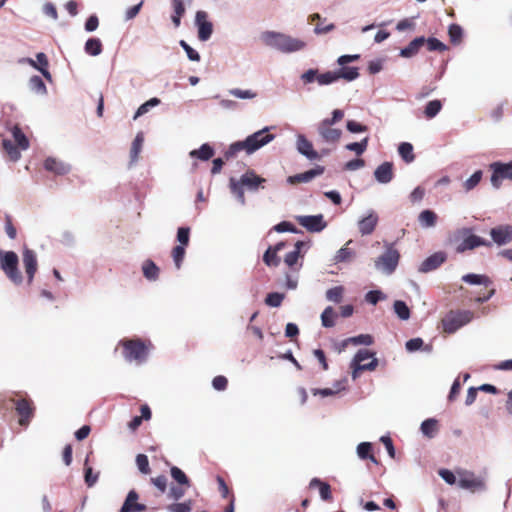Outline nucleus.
Listing matches in <instances>:
<instances>
[{
	"mask_svg": "<svg viewBox=\"0 0 512 512\" xmlns=\"http://www.w3.org/2000/svg\"><path fill=\"white\" fill-rule=\"evenodd\" d=\"M23 265L27 274L28 284H31L37 272V257L33 250L25 248L23 251Z\"/></svg>",
	"mask_w": 512,
	"mask_h": 512,
	"instance_id": "nucleus-16",
	"label": "nucleus"
},
{
	"mask_svg": "<svg viewBox=\"0 0 512 512\" xmlns=\"http://www.w3.org/2000/svg\"><path fill=\"white\" fill-rule=\"evenodd\" d=\"M425 45V37L420 36L413 39L405 48L401 49L400 56L410 58L415 56L420 48Z\"/></svg>",
	"mask_w": 512,
	"mask_h": 512,
	"instance_id": "nucleus-25",
	"label": "nucleus"
},
{
	"mask_svg": "<svg viewBox=\"0 0 512 512\" xmlns=\"http://www.w3.org/2000/svg\"><path fill=\"white\" fill-rule=\"evenodd\" d=\"M425 45L429 51H439L443 52L447 50V46L442 43L440 40L434 37L425 38Z\"/></svg>",
	"mask_w": 512,
	"mask_h": 512,
	"instance_id": "nucleus-48",
	"label": "nucleus"
},
{
	"mask_svg": "<svg viewBox=\"0 0 512 512\" xmlns=\"http://www.w3.org/2000/svg\"><path fill=\"white\" fill-rule=\"evenodd\" d=\"M195 23L198 27V38L207 41L213 33V25L208 21V14L205 11H197Z\"/></svg>",
	"mask_w": 512,
	"mask_h": 512,
	"instance_id": "nucleus-13",
	"label": "nucleus"
},
{
	"mask_svg": "<svg viewBox=\"0 0 512 512\" xmlns=\"http://www.w3.org/2000/svg\"><path fill=\"white\" fill-rule=\"evenodd\" d=\"M171 476L180 485H189V480L187 476L180 468L173 466L171 468Z\"/></svg>",
	"mask_w": 512,
	"mask_h": 512,
	"instance_id": "nucleus-55",
	"label": "nucleus"
},
{
	"mask_svg": "<svg viewBox=\"0 0 512 512\" xmlns=\"http://www.w3.org/2000/svg\"><path fill=\"white\" fill-rule=\"evenodd\" d=\"M336 73L338 75V79L343 78L346 81H353L359 76L358 68L346 67L345 65L336 71Z\"/></svg>",
	"mask_w": 512,
	"mask_h": 512,
	"instance_id": "nucleus-39",
	"label": "nucleus"
},
{
	"mask_svg": "<svg viewBox=\"0 0 512 512\" xmlns=\"http://www.w3.org/2000/svg\"><path fill=\"white\" fill-rule=\"evenodd\" d=\"M297 149L301 154H303L310 160H315L319 158L318 152L313 149L312 143L304 135L298 136Z\"/></svg>",
	"mask_w": 512,
	"mask_h": 512,
	"instance_id": "nucleus-23",
	"label": "nucleus"
},
{
	"mask_svg": "<svg viewBox=\"0 0 512 512\" xmlns=\"http://www.w3.org/2000/svg\"><path fill=\"white\" fill-rule=\"evenodd\" d=\"M29 86H30L31 90H33L37 93H41V94L46 93V86L40 76H37V75L32 76L29 80Z\"/></svg>",
	"mask_w": 512,
	"mask_h": 512,
	"instance_id": "nucleus-50",
	"label": "nucleus"
},
{
	"mask_svg": "<svg viewBox=\"0 0 512 512\" xmlns=\"http://www.w3.org/2000/svg\"><path fill=\"white\" fill-rule=\"evenodd\" d=\"M16 411L20 415V425H27L33 413V409L31 408L29 402L26 401L25 399L18 400L16 402Z\"/></svg>",
	"mask_w": 512,
	"mask_h": 512,
	"instance_id": "nucleus-26",
	"label": "nucleus"
},
{
	"mask_svg": "<svg viewBox=\"0 0 512 512\" xmlns=\"http://www.w3.org/2000/svg\"><path fill=\"white\" fill-rule=\"evenodd\" d=\"M446 260V255L443 252H436L433 255L426 258L420 265L419 271L427 273L437 269Z\"/></svg>",
	"mask_w": 512,
	"mask_h": 512,
	"instance_id": "nucleus-18",
	"label": "nucleus"
},
{
	"mask_svg": "<svg viewBox=\"0 0 512 512\" xmlns=\"http://www.w3.org/2000/svg\"><path fill=\"white\" fill-rule=\"evenodd\" d=\"M12 135L19 149L26 150L29 148V140L18 126L13 127Z\"/></svg>",
	"mask_w": 512,
	"mask_h": 512,
	"instance_id": "nucleus-37",
	"label": "nucleus"
},
{
	"mask_svg": "<svg viewBox=\"0 0 512 512\" xmlns=\"http://www.w3.org/2000/svg\"><path fill=\"white\" fill-rule=\"evenodd\" d=\"M479 246H491V243L477 235L469 234L458 245L457 252L462 253L466 250H471Z\"/></svg>",
	"mask_w": 512,
	"mask_h": 512,
	"instance_id": "nucleus-19",
	"label": "nucleus"
},
{
	"mask_svg": "<svg viewBox=\"0 0 512 512\" xmlns=\"http://www.w3.org/2000/svg\"><path fill=\"white\" fill-rule=\"evenodd\" d=\"M84 50L88 55L97 56L103 50L102 42L98 38H90L86 41Z\"/></svg>",
	"mask_w": 512,
	"mask_h": 512,
	"instance_id": "nucleus-32",
	"label": "nucleus"
},
{
	"mask_svg": "<svg viewBox=\"0 0 512 512\" xmlns=\"http://www.w3.org/2000/svg\"><path fill=\"white\" fill-rule=\"evenodd\" d=\"M344 118V111L335 109L332 112L331 118L323 119L317 126V131L323 142L326 143H337L341 138L342 131L338 128H334L333 125L340 122Z\"/></svg>",
	"mask_w": 512,
	"mask_h": 512,
	"instance_id": "nucleus-4",
	"label": "nucleus"
},
{
	"mask_svg": "<svg viewBox=\"0 0 512 512\" xmlns=\"http://www.w3.org/2000/svg\"><path fill=\"white\" fill-rule=\"evenodd\" d=\"M375 179L382 184L389 183L394 177L393 163L384 162L374 171Z\"/></svg>",
	"mask_w": 512,
	"mask_h": 512,
	"instance_id": "nucleus-21",
	"label": "nucleus"
},
{
	"mask_svg": "<svg viewBox=\"0 0 512 512\" xmlns=\"http://www.w3.org/2000/svg\"><path fill=\"white\" fill-rule=\"evenodd\" d=\"M343 293H344V288L342 286H336V287L329 289L326 292V297L329 301L339 303L342 300Z\"/></svg>",
	"mask_w": 512,
	"mask_h": 512,
	"instance_id": "nucleus-53",
	"label": "nucleus"
},
{
	"mask_svg": "<svg viewBox=\"0 0 512 512\" xmlns=\"http://www.w3.org/2000/svg\"><path fill=\"white\" fill-rule=\"evenodd\" d=\"M1 269L6 276L15 284L22 282V275L18 270V256L13 251L5 252L0 259Z\"/></svg>",
	"mask_w": 512,
	"mask_h": 512,
	"instance_id": "nucleus-9",
	"label": "nucleus"
},
{
	"mask_svg": "<svg viewBox=\"0 0 512 512\" xmlns=\"http://www.w3.org/2000/svg\"><path fill=\"white\" fill-rule=\"evenodd\" d=\"M372 444L370 442H361L358 444L356 452L360 459H370L372 462L377 463L376 458L371 454Z\"/></svg>",
	"mask_w": 512,
	"mask_h": 512,
	"instance_id": "nucleus-33",
	"label": "nucleus"
},
{
	"mask_svg": "<svg viewBox=\"0 0 512 512\" xmlns=\"http://www.w3.org/2000/svg\"><path fill=\"white\" fill-rule=\"evenodd\" d=\"M378 223V216L374 213H370L367 217L359 221L358 227L362 235H369L374 230Z\"/></svg>",
	"mask_w": 512,
	"mask_h": 512,
	"instance_id": "nucleus-27",
	"label": "nucleus"
},
{
	"mask_svg": "<svg viewBox=\"0 0 512 512\" xmlns=\"http://www.w3.org/2000/svg\"><path fill=\"white\" fill-rule=\"evenodd\" d=\"M399 259L400 253L394 244H388L384 253L375 260V267L386 274H392L398 266Z\"/></svg>",
	"mask_w": 512,
	"mask_h": 512,
	"instance_id": "nucleus-7",
	"label": "nucleus"
},
{
	"mask_svg": "<svg viewBox=\"0 0 512 512\" xmlns=\"http://www.w3.org/2000/svg\"><path fill=\"white\" fill-rule=\"evenodd\" d=\"M138 498H139V496L136 493V491L131 490L126 497V499L120 509V512H142V511H145L146 506L144 504L137 503Z\"/></svg>",
	"mask_w": 512,
	"mask_h": 512,
	"instance_id": "nucleus-20",
	"label": "nucleus"
},
{
	"mask_svg": "<svg viewBox=\"0 0 512 512\" xmlns=\"http://www.w3.org/2000/svg\"><path fill=\"white\" fill-rule=\"evenodd\" d=\"M490 235L498 246L506 245L512 241V225H498L491 229Z\"/></svg>",
	"mask_w": 512,
	"mask_h": 512,
	"instance_id": "nucleus-15",
	"label": "nucleus"
},
{
	"mask_svg": "<svg viewBox=\"0 0 512 512\" xmlns=\"http://www.w3.org/2000/svg\"><path fill=\"white\" fill-rule=\"evenodd\" d=\"M448 35L450 42L454 45L459 44L462 41L463 30L458 24H451L448 29Z\"/></svg>",
	"mask_w": 512,
	"mask_h": 512,
	"instance_id": "nucleus-43",
	"label": "nucleus"
},
{
	"mask_svg": "<svg viewBox=\"0 0 512 512\" xmlns=\"http://www.w3.org/2000/svg\"><path fill=\"white\" fill-rule=\"evenodd\" d=\"M368 137H365L364 139H362L360 142H353V143H349L345 146V148L349 151H353L356 153V155H362L367 147H368Z\"/></svg>",
	"mask_w": 512,
	"mask_h": 512,
	"instance_id": "nucleus-44",
	"label": "nucleus"
},
{
	"mask_svg": "<svg viewBox=\"0 0 512 512\" xmlns=\"http://www.w3.org/2000/svg\"><path fill=\"white\" fill-rule=\"evenodd\" d=\"M325 168L323 166L317 165L315 168L305 171L303 173H299L296 175L289 176L287 181L292 185H296L299 183L309 182L313 178L320 176L324 173Z\"/></svg>",
	"mask_w": 512,
	"mask_h": 512,
	"instance_id": "nucleus-17",
	"label": "nucleus"
},
{
	"mask_svg": "<svg viewBox=\"0 0 512 512\" xmlns=\"http://www.w3.org/2000/svg\"><path fill=\"white\" fill-rule=\"evenodd\" d=\"M143 141H144L143 136L141 134H138L135 137L134 141L132 142V146H131V150H130V156H131L132 161L137 160L138 155L142 149Z\"/></svg>",
	"mask_w": 512,
	"mask_h": 512,
	"instance_id": "nucleus-51",
	"label": "nucleus"
},
{
	"mask_svg": "<svg viewBox=\"0 0 512 512\" xmlns=\"http://www.w3.org/2000/svg\"><path fill=\"white\" fill-rule=\"evenodd\" d=\"M177 240L179 245L187 246L190 240V229L188 227H180L177 231Z\"/></svg>",
	"mask_w": 512,
	"mask_h": 512,
	"instance_id": "nucleus-61",
	"label": "nucleus"
},
{
	"mask_svg": "<svg viewBox=\"0 0 512 512\" xmlns=\"http://www.w3.org/2000/svg\"><path fill=\"white\" fill-rule=\"evenodd\" d=\"M351 241H349L344 247H342L335 256V262H348L354 257V252L348 248V244H350Z\"/></svg>",
	"mask_w": 512,
	"mask_h": 512,
	"instance_id": "nucleus-46",
	"label": "nucleus"
},
{
	"mask_svg": "<svg viewBox=\"0 0 512 512\" xmlns=\"http://www.w3.org/2000/svg\"><path fill=\"white\" fill-rule=\"evenodd\" d=\"M492 170L491 183L495 188H499L503 179L512 180V162L501 163L494 162L490 164Z\"/></svg>",
	"mask_w": 512,
	"mask_h": 512,
	"instance_id": "nucleus-11",
	"label": "nucleus"
},
{
	"mask_svg": "<svg viewBox=\"0 0 512 512\" xmlns=\"http://www.w3.org/2000/svg\"><path fill=\"white\" fill-rule=\"evenodd\" d=\"M399 155L406 163H411L415 159V155L413 153V146L408 142H403L398 147Z\"/></svg>",
	"mask_w": 512,
	"mask_h": 512,
	"instance_id": "nucleus-38",
	"label": "nucleus"
},
{
	"mask_svg": "<svg viewBox=\"0 0 512 512\" xmlns=\"http://www.w3.org/2000/svg\"><path fill=\"white\" fill-rule=\"evenodd\" d=\"M192 509L191 501L172 504L168 507L169 512H190Z\"/></svg>",
	"mask_w": 512,
	"mask_h": 512,
	"instance_id": "nucleus-63",
	"label": "nucleus"
},
{
	"mask_svg": "<svg viewBox=\"0 0 512 512\" xmlns=\"http://www.w3.org/2000/svg\"><path fill=\"white\" fill-rule=\"evenodd\" d=\"M385 296L381 291L371 290L365 295V300L370 304H377L380 300L384 299Z\"/></svg>",
	"mask_w": 512,
	"mask_h": 512,
	"instance_id": "nucleus-64",
	"label": "nucleus"
},
{
	"mask_svg": "<svg viewBox=\"0 0 512 512\" xmlns=\"http://www.w3.org/2000/svg\"><path fill=\"white\" fill-rule=\"evenodd\" d=\"M229 93L240 99H253L257 96V93L252 90H242L239 88L231 89Z\"/></svg>",
	"mask_w": 512,
	"mask_h": 512,
	"instance_id": "nucleus-56",
	"label": "nucleus"
},
{
	"mask_svg": "<svg viewBox=\"0 0 512 512\" xmlns=\"http://www.w3.org/2000/svg\"><path fill=\"white\" fill-rule=\"evenodd\" d=\"M119 345L123 347L122 354L127 362L140 365L146 361L148 348L141 340L123 339Z\"/></svg>",
	"mask_w": 512,
	"mask_h": 512,
	"instance_id": "nucleus-5",
	"label": "nucleus"
},
{
	"mask_svg": "<svg viewBox=\"0 0 512 512\" xmlns=\"http://www.w3.org/2000/svg\"><path fill=\"white\" fill-rule=\"evenodd\" d=\"M378 365V359L367 349H360L353 357L350 368L353 380L357 379L362 371H373Z\"/></svg>",
	"mask_w": 512,
	"mask_h": 512,
	"instance_id": "nucleus-6",
	"label": "nucleus"
},
{
	"mask_svg": "<svg viewBox=\"0 0 512 512\" xmlns=\"http://www.w3.org/2000/svg\"><path fill=\"white\" fill-rule=\"evenodd\" d=\"M346 128L351 133H361L366 132L368 130V127L366 125L358 123L354 120L347 121Z\"/></svg>",
	"mask_w": 512,
	"mask_h": 512,
	"instance_id": "nucleus-62",
	"label": "nucleus"
},
{
	"mask_svg": "<svg viewBox=\"0 0 512 512\" xmlns=\"http://www.w3.org/2000/svg\"><path fill=\"white\" fill-rule=\"evenodd\" d=\"M286 246L285 242H278L274 246H270L263 255V261L267 266H278L280 263V258L277 256V253L281 251Z\"/></svg>",
	"mask_w": 512,
	"mask_h": 512,
	"instance_id": "nucleus-22",
	"label": "nucleus"
},
{
	"mask_svg": "<svg viewBox=\"0 0 512 512\" xmlns=\"http://www.w3.org/2000/svg\"><path fill=\"white\" fill-rule=\"evenodd\" d=\"M442 102L438 99L429 101L424 108V116L427 119L434 118L442 109Z\"/></svg>",
	"mask_w": 512,
	"mask_h": 512,
	"instance_id": "nucleus-34",
	"label": "nucleus"
},
{
	"mask_svg": "<svg viewBox=\"0 0 512 512\" xmlns=\"http://www.w3.org/2000/svg\"><path fill=\"white\" fill-rule=\"evenodd\" d=\"M160 104V99L154 97L148 100L147 102L143 103L136 111L134 115V119H137L138 117L144 115L149 111L151 107H155Z\"/></svg>",
	"mask_w": 512,
	"mask_h": 512,
	"instance_id": "nucleus-47",
	"label": "nucleus"
},
{
	"mask_svg": "<svg viewBox=\"0 0 512 512\" xmlns=\"http://www.w3.org/2000/svg\"><path fill=\"white\" fill-rule=\"evenodd\" d=\"M214 155V149L207 143L203 144L199 149L192 150L190 156L198 158L202 161H207Z\"/></svg>",
	"mask_w": 512,
	"mask_h": 512,
	"instance_id": "nucleus-31",
	"label": "nucleus"
},
{
	"mask_svg": "<svg viewBox=\"0 0 512 512\" xmlns=\"http://www.w3.org/2000/svg\"><path fill=\"white\" fill-rule=\"evenodd\" d=\"M3 149L9 155L12 161H17L20 159L21 154L19 147L15 145L11 140L4 139L2 142Z\"/></svg>",
	"mask_w": 512,
	"mask_h": 512,
	"instance_id": "nucleus-36",
	"label": "nucleus"
},
{
	"mask_svg": "<svg viewBox=\"0 0 512 512\" xmlns=\"http://www.w3.org/2000/svg\"><path fill=\"white\" fill-rule=\"evenodd\" d=\"M482 179V171L478 170L474 172L463 184L466 191H470L475 188Z\"/></svg>",
	"mask_w": 512,
	"mask_h": 512,
	"instance_id": "nucleus-49",
	"label": "nucleus"
},
{
	"mask_svg": "<svg viewBox=\"0 0 512 512\" xmlns=\"http://www.w3.org/2000/svg\"><path fill=\"white\" fill-rule=\"evenodd\" d=\"M419 222L423 227H433L436 225L437 222V215L432 210H423L419 214Z\"/></svg>",
	"mask_w": 512,
	"mask_h": 512,
	"instance_id": "nucleus-35",
	"label": "nucleus"
},
{
	"mask_svg": "<svg viewBox=\"0 0 512 512\" xmlns=\"http://www.w3.org/2000/svg\"><path fill=\"white\" fill-rule=\"evenodd\" d=\"M185 247L184 245H177L172 250V257L175 263V266L179 269L181 267L182 261L185 256Z\"/></svg>",
	"mask_w": 512,
	"mask_h": 512,
	"instance_id": "nucleus-54",
	"label": "nucleus"
},
{
	"mask_svg": "<svg viewBox=\"0 0 512 512\" xmlns=\"http://www.w3.org/2000/svg\"><path fill=\"white\" fill-rule=\"evenodd\" d=\"M465 322H441L437 329L444 334H453L458 331Z\"/></svg>",
	"mask_w": 512,
	"mask_h": 512,
	"instance_id": "nucleus-45",
	"label": "nucleus"
},
{
	"mask_svg": "<svg viewBox=\"0 0 512 512\" xmlns=\"http://www.w3.org/2000/svg\"><path fill=\"white\" fill-rule=\"evenodd\" d=\"M458 485L460 488L470 492H481L486 490L485 477L476 475L469 470H458Z\"/></svg>",
	"mask_w": 512,
	"mask_h": 512,
	"instance_id": "nucleus-8",
	"label": "nucleus"
},
{
	"mask_svg": "<svg viewBox=\"0 0 512 512\" xmlns=\"http://www.w3.org/2000/svg\"><path fill=\"white\" fill-rule=\"evenodd\" d=\"M142 272L144 277L149 281H156L159 278V267L150 259L142 264Z\"/></svg>",
	"mask_w": 512,
	"mask_h": 512,
	"instance_id": "nucleus-28",
	"label": "nucleus"
},
{
	"mask_svg": "<svg viewBox=\"0 0 512 512\" xmlns=\"http://www.w3.org/2000/svg\"><path fill=\"white\" fill-rule=\"evenodd\" d=\"M396 315L401 320H408L410 317V309L407 304L402 300H396L393 304Z\"/></svg>",
	"mask_w": 512,
	"mask_h": 512,
	"instance_id": "nucleus-40",
	"label": "nucleus"
},
{
	"mask_svg": "<svg viewBox=\"0 0 512 512\" xmlns=\"http://www.w3.org/2000/svg\"><path fill=\"white\" fill-rule=\"evenodd\" d=\"M296 221L299 225L306 228L309 232H320L326 227L323 215L297 216Z\"/></svg>",
	"mask_w": 512,
	"mask_h": 512,
	"instance_id": "nucleus-14",
	"label": "nucleus"
},
{
	"mask_svg": "<svg viewBox=\"0 0 512 512\" xmlns=\"http://www.w3.org/2000/svg\"><path fill=\"white\" fill-rule=\"evenodd\" d=\"M306 245L307 243L303 241H297L294 245V250L286 254L284 262L292 272L297 273L301 269L302 261L299 262V259H303L304 254H301V250Z\"/></svg>",
	"mask_w": 512,
	"mask_h": 512,
	"instance_id": "nucleus-12",
	"label": "nucleus"
},
{
	"mask_svg": "<svg viewBox=\"0 0 512 512\" xmlns=\"http://www.w3.org/2000/svg\"><path fill=\"white\" fill-rule=\"evenodd\" d=\"M310 487H319V494L322 500L329 501L332 499L330 485L326 482L321 481L318 478H313L310 481Z\"/></svg>",
	"mask_w": 512,
	"mask_h": 512,
	"instance_id": "nucleus-29",
	"label": "nucleus"
},
{
	"mask_svg": "<svg viewBox=\"0 0 512 512\" xmlns=\"http://www.w3.org/2000/svg\"><path fill=\"white\" fill-rule=\"evenodd\" d=\"M136 464L141 473H143V474L149 473V471H150L149 461H148V457L146 455H144V454L137 455Z\"/></svg>",
	"mask_w": 512,
	"mask_h": 512,
	"instance_id": "nucleus-60",
	"label": "nucleus"
},
{
	"mask_svg": "<svg viewBox=\"0 0 512 512\" xmlns=\"http://www.w3.org/2000/svg\"><path fill=\"white\" fill-rule=\"evenodd\" d=\"M317 82L320 85H328L338 80V75L336 71H328L322 74H319L316 78Z\"/></svg>",
	"mask_w": 512,
	"mask_h": 512,
	"instance_id": "nucleus-52",
	"label": "nucleus"
},
{
	"mask_svg": "<svg viewBox=\"0 0 512 512\" xmlns=\"http://www.w3.org/2000/svg\"><path fill=\"white\" fill-rule=\"evenodd\" d=\"M420 430L424 436L433 438L438 431V421L434 418L426 419L421 423Z\"/></svg>",
	"mask_w": 512,
	"mask_h": 512,
	"instance_id": "nucleus-30",
	"label": "nucleus"
},
{
	"mask_svg": "<svg viewBox=\"0 0 512 512\" xmlns=\"http://www.w3.org/2000/svg\"><path fill=\"white\" fill-rule=\"evenodd\" d=\"M266 182V179L257 175L253 170L246 171L240 178L236 180L231 178L229 187L231 192L236 196L237 200L244 205L246 203L244 190L246 187L250 191H257Z\"/></svg>",
	"mask_w": 512,
	"mask_h": 512,
	"instance_id": "nucleus-3",
	"label": "nucleus"
},
{
	"mask_svg": "<svg viewBox=\"0 0 512 512\" xmlns=\"http://www.w3.org/2000/svg\"><path fill=\"white\" fill-rule=\"evenodd\" d=\"M36 58H37V64L39 66V67H36V69L39 70L46 79L50 80L51 74L48 71L49 62H48L47 56L44 53L40 52L36 55Z\"/></svg>",
	"mask_w": 512,
	"mask_h": 512,
	"instance_id": "nucleus-42",
	"label": "nucleus"
},
{
	"mask_svg": "<svg viewBox=\"0 0 512 512\" xmlns=\"http://www.w3.org/2000/svg\"><path fill=\"white\" fill-rule=\"evenodd\" d=\"M438 474L449 485H454L458 480V475L448 469H440Z\"/></svg>",
	"mask_w": 512,
	"mask_h": 512,
	"instance_id": "nucleus-59",
	"label": "nucleus"
},
{
	"mask_svg": "<svg viewBox=\"0 0 512 512\" xmlns=\"http://www.w3.org/2000/svg\"><path fill=\"white\" fill-rule=\"evenodd\" d=\"M462 281L471 285H483L487 290L483 296L478 297V301L484 302L489 300L495 293V289L491 287L492 281L486 275L480 274H466L462 277Z\"/></svg>",
	"mask_w": 512,
	"mask_h": 512,
	"instance_id": "nucleus-10",
	"label": "nucleus"
},
{
	"mask_svg": "<svg viewBox=\"0 0 512 512\" xmlns=\"http://www.w3.org/2000/svg\"><path fill=\"white\" fill-rule=\"evenodd\" d=\"M263 42L284 53H292L305 48L306 43L303 40L293 38L289 35L266 31L261 35Z\"/></svg>",
	"mask_w": 512,
	"mask_h": 512,
	"instance_id": "nucleus-2",
	"label": "nucleus"
},
{
	"mask_svg": "<svg viewBox=\"0 0 512 512\" xmlns=\"http://www.w3.org/2000/svg\"><path fill=\"white\" fill-rule=\"evenodd\" d=\"M342 389H344V387L342 386V384L340 382H338L335 384L334 388H323V389L314 388L311 391L314 396L319 395L321 397H329V396L336 395Z\"/></svg>",
	"mask_w": 512,
	"mask_h": 512,
	"instance_id": "nucleus-41",
	"label": "nucleus"
},
{
	"mask_svg": "<svg viewBox=\"0 0 512 512\" xmlns=\"http://www.w3.org/2000/svg\"><path fill=\"white\" fill-rule=\"evenodd\" d=\"M44 168L56 175H65L70 171L69 165L59 161L56 158L48 157L44 161Z\"/></svg>",
	"mask_w": 512,
	"mask_h": 512,
	"instance_id": "nucleus-24",
	"label": "nucleus"
},
{
	"mask_svg": "<svg viewBox=\"0 0 512 512\" xmlns=\"http://www.w3.org/2000/svg\"><path fill=\"white\" fill-rule=\"evenodd\" d=\"M269 130V127H265L249 135L243 141H237L232 143L229 146L228 150L225 152V158H232L240 151H245L247 154H252L261 147L270 143L275 138V135L269 133Z\"/></svg>",
	"mask_w": 512,
	"mask_h": 512,
	"instance_id": "nucleus-1",
	"label": "nucleus"
},
{
	"mask_svg": "<svg viewBox=\"0 0 512 512\" xmlns=\"http://www.w3.org/2000/svg\"><path fill=\"white\" fill-rule=\"evenodd\" d=\"M347 343H352L354 345H370L372 344L373 340L372 337L368 334H361L355 337H351L347 339Z\"/></svg>",
	"mask_w": 512,
	"mask_h": 512,
	"instance_id": "nucleus-57",
	"label": "nucleus"
},
{
	"mask_svg": "<svg viewBox=\"0 0 512 512\" xmlns=\"http://www.w3.org/2000/svg\"><path fill=\"white\" fill-rule=\"evenodd\" d=\"M283 299H284L283 294L273 292V293H269L267 295L265 302L267 305H269L271 307H278L281 305Z\"/></svg>",
	"mask_w": 512,
	"mask_h": 512,
	"instance_id": "nucleus-58",
	"label": "nucleus"
}]
</instances>
